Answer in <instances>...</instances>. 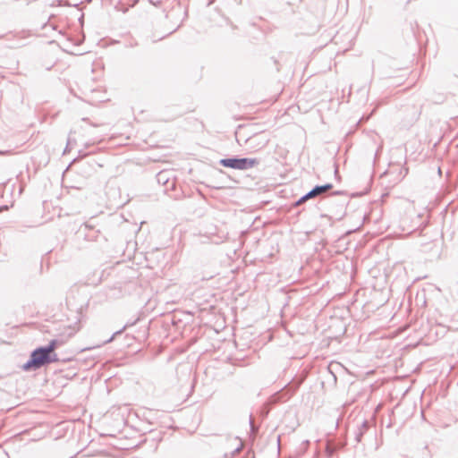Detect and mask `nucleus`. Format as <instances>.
Here are the masks:
<instances>
[{"instance_id":"1","label":"nucleus","mask_w":458,"mask_h":458,"mask_svg":"<svg viewBox=\"0 0 458 458\" xmlns=\"http://www.w3.org/2000/svg\"><path fill=\"white\" fill-rule=\"evenodd\" d=\"M58 361L56 353H50L43 345L34 349L29 360L21 366L24 371H35L50 363Z\"/></svg>"},{"instance_id":"2","label":"nucleus","mask_w":458,"mask_h":458,"mask_svg":"<svg viewBox=\"0 0 458 458\" xmlns=\"http://www.w3.org/2000/svg\"><path fill=\"white\" fill-rule=\"evenodd\" d=\"M218 164L225 168L235 170H248L259 164L258 158L241 157L239 156H232L230 157L221 158Z\"/></svg>"},{"instance_id":"3","label":"nucleus","mask_w":458,"mask_h":458,"mask_svg":"<svg viewBox=\"0 0 458 458\" xmlns=\"http://www.w3.org/2000/svg\"><path fill=\"white\" fill-rule=\"evenodd\" d=\"M75 334V331L70 327L65 328L64 331L58 334L55 338H53L49 341L47 345H43L50 353H55V350L63 346L67 343V341L72 337Z\"/></svg>"},{"instance_id":"4","label":"nucleus","mask_w":458,"mask_h":458,"mask_svg":"<svg viewBox=\"0 0 458 458\" xmlns=\"http://www.w3.org/2000/svg\"><path fill=\"white\" fill-rule=\"evenodd\" d=\"M333 188L332 183H326L322 185H315L310 191L302 195L298 200H296L293 204L294 207H298L301 204L304 203L305 201L313 199L317 196H319L320 194L326 192L327 191H329Z\"/></svg>"},{"instance_id":"5","label":"nucleus","mask_w":458,"mask_h":458,"mask_svg":"<svg viewBox=\"0 0 458 458\" xmlns=\"http://www.w3.org/2000/svg\"><path fill=\"white\" fill-rule=\"evenodd\" d=\"M303 381L304 377L294 378L284 386V388L282 391L284 392L286 399H289L291 396L294 394V393L299 389Z\"/></svg>"},{"instance_id":"6","label":"nucleus","mask_w":458,"mask_h":458,"mask_svg":"<svg viewBox=\"0 0 458 458\" xmlns=\"http://www.w3.org/2000/svg\"><path fill=\"white\" fill-rule=\"evenodd\" d=\"M370 427L371 425L367 420L357 426L354 431V440L357 444L361 442L363 436L369 430Z\"/></svg>"},{"instance_id":"7","label":"nucleus","mask_w":458,"mask_h":458,"mask_svg":"<svg viewBox=\"0 0 458 458\" xmlns=\"http://www.w3.org/2000/svg\"><path fill=\"white\" fill-rule=\"evenodd\" d=\"M168 174H169L168 172L161 171L157 174V180L158 183L167 185V188L174 189V182L170 181Z\"/></svg>"},{"instance_id":"8","label":"nucleus","mask_w":458,"mask_h":458,"mask_svg":"<svg viewBox=\"0 0 458 458\" xmlns=\"http://www.w3.org/2000/svg\"><path fill=\"white\" fill-rule=\"evenodd\" d=\"M182 13H183V20H184L188 15L186 9H183L180 4H178L177 6L173 7L171 10V13L179 14Z\"/></svg>"},{"instance_id":"9","label":"nucleus","mask_w":458,"mask_h":458,"mask_svg":"<svg viewBox=\"0 0 458 458\" xmlns=\"http://www.w3.org/2000/svg\"><path fill=\"white\" fill-rule=\"evenodd\" d=\"M125 328H126V326H124V327H123V328H121L120 330L115 331L108 340L105 341V343H106V344H107V343L112 342V341L114 339V337H115L116 335H118L122 334V332H123Z\"/></svg>"},{"instance_id":"10","label":"nucleus","mask_w":458,"mask_h":458,"mask_svg":"<svg viewBox=\"0 0 458 458\" xmlns=\"http://www.w3.org/2000/svg\"><path fill=\"white\" fill-rule=\"evenodd\" d=\"M347 445L346 440L340 441L337 444H335V448L338 450L344 449Z\"/></svg>"},{"instance_id":"11","label":"nucleus","mask_w":458,"mask_h":458,"mask_svg":"<svg viewBox=\"0 0 458 458\" xmlns=\"http://www.w3.org/2000/svg\"><path fill=\"white\" fill-rule=\"evenodd\" d=\"M88 155H89V153L81 154V151H80V155L77 157L73 158V160L72 161V164L77 162L79 159H81V158L87 157Z\"/></svg>"},{"instance_id":"12","label":"nucleus","mask_w":458,"mask_h":458,"mask_svg":"<svg viewBox=\"0 0 458 458\" xmlns=\"http://www.w3.org/2000/svg\"><path fill=\"white\" fill-rule=\"evenodd\" d=\"M98 233H99L98 231H96V232H94V233L92 235L87 233V234H85V238L87 240H94L97 237V235H95V234Z\"/></svg>"},{"instance_id":"13","label":"nucleus","mask_w":458,"mask_h":458,"mask_svg":"<svg viewBox=\"0 0 458 458\" xmlns=\"http://www.w3.org/2000/svg\"><path fill=\"white\" fill-rule=\"evenodd\" d=\"M250 426L251 431H254L253 420H252V416L251 415L250 416Z\"/></svg>"},{"instance_id":"14","label":"nucleus","mask_w":458,"mask_h":458,"mask_svg":"<svg viewBox=\"0 0 458 458\" xmlns=\"http://www.w3.org/2000/svg\"><path fill=\"white\" fill-rule=\"evenodd\" d=\"M248 458H255V454L252 451H249L247 454Z\"/></svg>"},{"instance_id":"15","label":"nucleus","mask_w":458,"mask_h":458,"mask_svg":"<svg viewBox=\"0 0 458 458\" xmlns=\"http://www.w3.org/2000/svg\"><path fill=\"white\" fill-rule=\"evenodd\" d=\"M242 445L241 444L240 446H238L237 448L234 449V451L233 452V454H235L239 453L240 450L242 449Z\"/></svg>"},{"instance_id":"16","label":"nucleus","mask_w":458,"mask_h":458,"mask_svg":"<svg viewBox=\"0 0 458 458\" xmlns=\"http://www.w3.org/2000/svg\"><path fill=\"white\" fill-rule=\"evenodd\" d=\"M70 144H71V140H68L67 144H66V147H65V148H64V154H65V153L68 151V148H69Z\"/></svg>"},{"instance_id":"17","label":"nucleus","mask_w":458,"mask_h":458,"mask_svg":"<svg viewBox=\"0 0 458 458\" xmlns=\"http://www.w3.org/2000/svg\"><path fill=\"white\" fill-rule=\"evenodd\" d=\"M255 140V137H250L246 140L247 143H251Z\"/></svg>"},{"instance_id":"18","label":"nucleus","mask_w":458,"mask_h":458,"mask_svg":"<svg viewBox=\"0 0 458 458\" xmlns=\"http://www.w3.org/2000/svg\"><path fill=\"white\" fill-rule=\"evenodd\" d=\"M85 229L93 230V226L89 225V224H85Z\"/></svg>"},{"instance_id":"19","label":"nucleus","mask_w":458,"mask_h":458,"mask_svg":"<svg viewBox=\"0 0 458 458\" xmlns=\"http://www.w3.org/2000/svg\"><path fill=\"white\" fill-rule=\"evenodd\" d=\"M344 192L341 191H335L332 193V195H340V194H343Z\"/></svg>"},{"instance_id":"20","label":"nucleus","mask_w":458,"mask_h":458,"mask_svg":"<svg viewBox=\"0 0 458 458\" xmlns=\"http://www.w3.org/2000/svg\"><path fill=\"white\" fill-rule=\"evenodd\" d=\"M302 445H304L305 446L309 445H310V441L309 440H305L302 442Z\"/></svg>"},{"instance_id":"21","label":"nucleus","mask_w":458,"mask_h":458,"mask_svg":"<svg viewBox=\"0 0 458 458\" xmlns=\"http://www.w3.org/2000/svg\"><path fill=\"white\" fill-rule=\"evenodd\" d=\"M182 21L179 25H177V28H175V29H174L171 33H173L174 31H175L176 30H178V28H180V26L182 25Z\"/></svg>"},{"instance_id":"22","label":"nucleus","mask_w":458,"mask_h":458,"mask_svg":"<svg viewBox=\"0 0 458 458\" xmlns=\"http://www.w3.org/2000/svg\"><path fill=\"white\" fill-rule=\"evenodd\" d=\"M7 208H8L7 206H2V207H0V210L6 209Z\"/></svg>"},{"instance_id":"23","label":"nucleus","mask_w":458,"mask_h":458,"mask_svg":"<svg viewBox=\"0 0 458 458\" xmlns=\"http://www.w3.org/2000/svg\"><path fill=\"white\" fill-rule=\"evenodd\" d=\"M5 153H8V151H0V155H4Z\"/></svg>"},{"instance_id":"24","label":"nucleus","mask_w":458,"mask_h":458,"mask_svg":"<svg viewBox=\"0 0 458 458\" xmlns=\"http://www.w3.org/2000/svg\"><path fill=\"white\" fill-rule=\"evenodd\" d=\"M88 164H89L90 166H92L94 164H97V162H96V161H93V164H89V163H88Z\"/></svg>"},{"instance_id":"25","label":"nucleus","mask_w":458,"mask_h":458,"mask_svg":"<svg viewBox=\"0 0 458 458\" xmlns=\"http://www.w3.org/2000/svg\"><path fill=\"white\" fill-rule=\"evenodd\" d=\"M90 350V348H84L82 351Z\"/></svg>"}]
</instances>
